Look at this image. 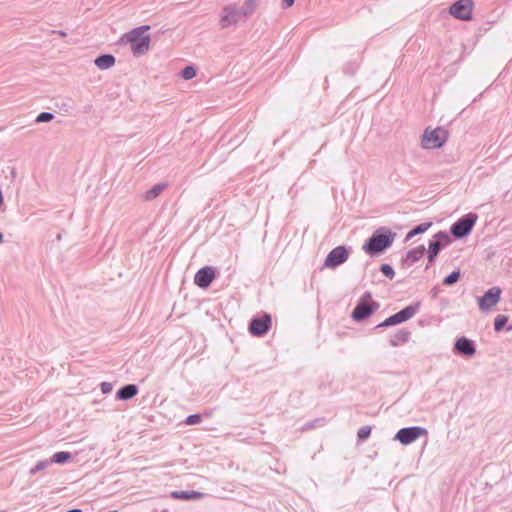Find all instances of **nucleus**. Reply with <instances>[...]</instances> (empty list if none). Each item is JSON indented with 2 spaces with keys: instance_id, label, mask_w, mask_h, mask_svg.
I'll return each instance as SVG.
<instances>
[{
  "instance_id": "15",
  "label": "nucleus",
  "mask_w": 512,
  "mask_h": 512,
  "mask_svg": "<svg viewBox=\"0 0 512 512\" xmlns=\"http://www.w3.org/2000/svg\"><path fill=\"white\" fill-rule=\"evenodd\" d=\"M426 252L424 245H420L406 252L405 256L401 260V266L403 268L411 267L414 263L420 260Z\"/></svg>"
},
{
  "instance_id": "9",
  "label": "nucleus",
  "mask_w": 512,
  "mask_h": 512,
  "mask_svg": "<svg viewBox=\"0 0 512 512\" xmlns=\"http://www.w3.org/2000/svg\"><path fill=\"white\" fill-rule=\"evenodd\" d=\"M349 257V249L340 245L333 248L325 258L324 266L327 268H336L345 263Z\"/></svg>"
},
{
  "instance_id": "27",
  "label": "nucleus",
  "mask_w": 512,
  "mask_h": 512,
  "mask_svg": "<svg viewBox=\"0 0 512 512\" xmlns=\"http://www.w3.org/2000/svg\"><path fill=\"white\" fill-rule=\"evenodd\" d=\"M401 324L396 313L386 318L383 322L379 323L376 328H386L394 325Z\"/></svg>"
},
{
  "instance_id": "31",
  "label": "nucleus",
  "mask_w": 512,
  "mask_h": 512,
  "mask_svg": "<svg viewBox=\"0 0 512 512\" xmlns=\"http://www.w3.org/2000/svg\"><path fill=\"white\" fill-rule=\"evenodd\" d=\"M181 76L185 80H190L196 76V69L193 66H186L182 69Z\"/></svg>"
},
{
  "instance_id": "30",
  "label": "nucleus",
  "mask_w": 512,
  "mask_h": 512,
  "mask_svg": "<svg viewBox=\"0 0 512 512\" xmlns=\"http://www.w3.org/2000/svg\"><path fill=\"white\" fill-rule=\"evenodd\" d=\"M371 430V427L368 425L362 426L357 432L358 440L365 441L366 439H368L371 434Z\"/></svg>"
},
{
  "instance_id": "44",
  "label": "nucleus",
  "mask_w": 512,
  "mask_h": 512,
  "mask_svg": "<svg viewBox=\"0 0 512 512\" xmlns=\"http://www.w3.org/2000/svg\"><path fill=\"white\" fill-rule=\"evenodd\" d=\"M0 512H6V511H0Z\"/></svg>"
},
{
  "instance_id": "17",
  "label": "nucleus",
  "mask_w": 512,
  "mask_h": 512,
  "mask_svg": "<svg viewBox=\"0 0 512 512\" xmlns=\"http://www.w3.org/2000/svg\"><path fill=\"white\" fill-rule=\"evenodd\" d=\"M420 309V302L413 303L411 305H408L401 309L399 312L396 313L400 323L406 322L419 311Z\"/></svg>"
},
{
  "instance_id": "16",
  "label": "nucleus",
  "mask_w": 512,
  "mask_h": 512,
  "mask_svg": "<svg viewBox=\"0 0 512 512\" xmlns=\"http://www.w3.org/2000/svg\"><path fill=\"white\" fill-rule=\"evenodd\" d=\"M138 386L135 384H127L122 386L116 393V398L121 401L132 399L138 394Z\"/></svg>"
},
{
  "instance_id": "32",
  "label": "nucleus",
  "mask_w": 512,
  "mask_h": 512,
  "mask_svg": "<svg viewBox=\"0 0 512 512\" xmlns=\"http://www.w3.org/2000/svg\"><path fill=\"white\" fill-rule=\"evenodd\" d=\"M54 114L51 112H41L37 115L35 122L36 123H44V122H50L54 119Z\"/></svg>"
},
{
  "instance_id": "4",
  "label": "nucleus",
  "mask_w": 512,
  "mask_h": 512,
  "mask_svg": "<svg viewBox=\"0 0 512 512\" xmlns=\"http://www.w3.org/2000/svg\"><path fill=\"white\" fill-rule=\"evenodd\" d=\"M478 219L476 213H468L460 217L450 227V233L455 239H463L467 237L473 230Z\"/></svg>"
},
{
  "instance_id": "40",
  "label": "nucleus",
  "mask_w": 512,
  "mask_h": 512,
  "mask_svg": "<svg viewBox=\"0 0 512 512\" xmlns=\"http://www.w3.org/2000/svg\"><path fill=\"white\" fill-rule=\"evenodd\" d=\"M3 233L0 231V244L3 242Z\"/></svg>"
},
{
  "instance_id": "23",
  "label": "nucleus",
  "mask_w": 512,
  "mask_h": 512,
  "mask_svg": "<svg viewBox=\"0 0 512 512\" xmlns=\"http://www.w3.org/2000/svg\"><path fill=\"white\" fill-rule=\"evenodd\" d=\"M242 18H247L256 9L255 0H246L241 7H238Z\"/></svg>"
},
{
  "instance_id": "41",
  "label": "nucleus",
  "mask_w": 512,
  "mask_h": 512,
  "mask_svg": "<svg viewBox=\"0 0 512 512\" xmlns=\"http://www.w3.org/2000/svg\"><path fill=\"white\" fill-rule=\"evenodd\" d=\"M319 389H320V390H324V389H325V385H324L323 383H321V384L319 385Z\"/></svg>"
},
{
  "instance_id": "11",
  "label": "nucleus",
  "mask_w": 512,
  "mask_h": 512,
  "mask_svg": "<svg viewBox=\"0 0 512 512\" xmlns=\"http://www.w3.org/2000/svg\"><path fill=\"white\" fill-rule=\"evenodd\" d=\"M242 18L238 6L230 4L222 9V15L219 24L222 28H228L237 24Z\"/></svg>"
},
{
  "instance_id": "6",
  "label": "nucleus",
  "mask_w": 512,
  "mask_h": 512,
  "mask_svg": "<svg viewBox=\"0 0 512 512\" xmlns=\"http://www.w3.org/2000/svg\"><path fill=\"white\" fill-rule=\"evenodd\" d=\"M427 435L428 431L426 428L420 426H410L399 429L394 439L403 445H409L420 437Z\"/></svg>"
},
{
  "instance_id": "2",
  "label": "nucleus",
  "mask_w": 512,
  "mask_h": 512,
  "mask_svg": "<svg viewBox=\"0 0 512 512\" xmlns=\"http://www.w3.org/2000/svg\"><path fill=\"white\" fill-rule=\"evenodd\" d=\"M150 30L149 25H142L132 29L123 36V40L130 44L134 56L144 55L150 47V36L145 32Z\"/></svg>"
},
{
  "instance_id": "24",
  "label": "nucleus",
  "mask_w": 512,
  "mask_h": 512,
  "mask_svg": "<svg viewBox=\"0 0 512 512\" xmlns=\"http://www.w3.org/2000/svg\"><path fill=\"white\" fill-rule=\"evenodd\" d=\"M72 458V454L67 451L56 452L50 459L51 463L65 464Z\"/></svg>"
},
{
  "instance_id": "39",
  "label": "nucleus",
  "mask_w": 512,
  "mask_h": 512,
  "mask_svg": "<svg viewBox=\"0 0 512 512\" xmlns=\"http://www.w3.org/2000/svg\"><path fill=\"white\" fill-rule=\"evenodd\" d=\"M66 512H82V510L78 509V508H74V509H70V510H68Z\"/></svg>"
},
{
  "instance_id": "28",
  "label": "nucleus",
  "mask_w": 512,
  "mask_h": 512,
  "mask_svg": "<svg viewBox=\"0 0 512 512\" xmlns=\"http://www.w3.org/2000/svg\"><path fill=\"white\" fill-rule=\"evenodd\" d=\"M51 464V461L50 460H40L37 462V464L35 466H33L30 470H29V474L30 475H35L37 474L38 472L46 469L49 465Z\"/></svg>"
},
{
  "instance_id": "42",
  "label": "nucleus",
  "mask_w": 512,
  "mask_h": 512,
  "mask_svg": "<svg viewBox=\"0 0 512 512\" xmlns=\"http://www.w3.org/2000/svg\"><path fill=\"white\" fill-rule=\"evenodd\" d=\"M59 34H60L61 36H65V35H66V33H65V32H63V31H59Z\"/></svg>"
},
{
  "instance_id": "37",
  "label": "nucleus",
  "mask_w": 512,
  "mask_h": 512,
  "mask_svg": "<svg viewBox=\"0 0 512 512\" xmlns=\"http://www.w3.org/2000/svg\"><path fill=\"white\" fill-rule=\"evenodd\" d=\"M344 72H345L346 74H350V75H352V74L354 73V70H353V68H352L350 65H347V66H345V68H344Z\"/></svg>"
},
{
  "instance_id": "26",
  "label": "nucleus",
  "mask_w": 512,
  "mask_h": 512,
  "mask_svg": "<svg viewBox=\"0 0 512 512\" xmlns=\"http://www.w3.org/2000/svg\"><path fill=\"white\" fill-rule=\"evenodd\" d=\"M460 271L459 270H454L452 271L449 275H447L444 279H443V285L445 286H451L453 284H455L456 282L459 281L460 279Z\"/></svg>"
},
{
  "instance_id": "36",
  "label": "nucleus",
  "mask_w": 512,
  "mask_h": 512,
  "mask_svg": "<svg viewBox=\"0 0 512 512\" xmlns=\"http://www.w3.org/2000/svg\"><path fill=\"white\" fill-rule=\"evenodd\" d=\"M295 0H282L283 8L291 7L294 4Z\"/></svg>"
},
{
  "instance_id": "13",
  "label": "nucleus",
  "mask_w": 512,
  "mask_h": 512,
  "mask_svg": "<svg viewBox=\"0 0 512 512\" xmlns=\"http://www.w3.org/2000/svg\"><path fill=\"white\" fill-rule=\"evenodd\" d=\"M453 352L456 355L470 358L476 353V344L465 336L459 337L454 343Z\"/></svg>"
},
{
  "instance_id": "21",
  "label": "nucleus",
  "mask_w": 512,
  "mask_h": 512,
  "mask_svg": "<svg viewBox=\"0 0 512 512\" xmlns=\"http://www.w3.org/2000/svg\"><path fill=\"white\" fill-rule=\"evenodd\" d=\"M410 331L407 329H400L391 339L390 345L393 347H397L401 344L408 342L410 338Z\"/></svg>"
},
{
  "instance_id": "22",
  "label": "nucleus",
  "mask_w": 512,
  "mask_h": 512,
  "mask_svg": "<svg viewBox=\"0 0 512 512\" xmlns=\"http://www.w3.org/2000/svg\"><path fill=\"white\" fill-rule=\"evenodd\" d=\"M431 225V222H424L416 225L406 234L405 240L409 241L413 237L425 233L431 227Z\"/></svg>"
},
{
  "instance_id": "12",
  "label": "nucleus",
  "mask_w": 512,
  "mask_h": 512,
  "mask_svg": "<svg viewBox=\"0 0 512 512\" xmlns=\"http://www.w3.org/2000/svg\"><path fill=\"white\" fill-rule=\"evenodd\" d=\"M451 243L449 234L446 231H438L433 235L432 239L429 240L427 252L431 253V256H437L439 252Z\"/></svg>"
},
{
  "instance_id": "3",
  "label": "nucleus",
  "mask_w": 512,
  "mask_h": 512,
  "mask_svg": "<svg viewBox=\"0 0 512 512\" xmlns=\"http://www.w3.org/2000/svg\"><path fill=\"white\" fill-rule=\"evenodd\" d=\"M379 307L380 304L372 299L371 293L365 292L354 307L351 318L356 322H362L376 312Z\"/></svg>"
},
{
  "instance_id": "34",
  "label": "nucleus",
  "mask_w": 512,
  "mask_h": 512,
  "mask_svg": "<svg viewBox=\"0 0 512 512\" xmlns=\"http://www.w3.org/2000/svg\"><path fill=\"white\" fill-rule=\"evenodd\" d=\"M100 388H101V391L103 394H107L112 391L113 385H112V383H109V382H102L100 384Z\"/></svg>"
},
{
  "instance_id": "33",
  "label": "nucleus",
  "mask_w": 512,
  "mask_h": 512,
  "mask_svg": "<svg viewBox=\"0 0 512 512\" xmlns=\"http://www.w3.org/2000/svg\"><path fill=\"white\" fill-rule=\"evenodd\" d=\"M202 421V416L200 414H191L186 417L184 423L186 425H196L199 424Z\"/></svg>"
},
{
  "instance_id": "5",
  "label": "nucleus",
  "mask_w": 512,
  "mask_h": 512,
  "mask_svg": "<svg viewBox=\"0 0 512 512\" xmlns=\"http://www.w3.org/2000/svg\"><path fill=\"white\" fill-rule=\"evenodd\" d=\"M448 132L443 128H436L433 130L426 129L422 137V146L425 149L440 148L447 141Z\"/></svg>"
},
{
  "instance_id": "20",
  "label": "nucleus",
  "mask_w": 512,
  "mask_h": 512,
  "mask_svg": "<svg viewBox=\"0 0 512 512\" xmlns=\"http://www.w3.org/2000/svg\"><path fill=\"white\" fill-rule=\"evenodd\" d=\"M509 317L506 315L498 314L494 319V330L496 332H501L506 330L508 332L512 331V324L508 325Z\"/></svg>"
},
{
  "instance_id": "43",
  "label": "nucleus",
  "mask_w": 512,
  "mask_h": 512,
  "mask_svg": "<svg viewBox=\"0 0 512 512\" xmlns=\"http://www.w3.org/2000/svg\"><path fill=\"white\" fill-rule=\"evenodd\" d=\"M161 512H169L167 509H163Z\"/></svg>"
},
{
  "instance_id": "14",
  "label": "nucleus",
  "mask_w": 512,
  "mask_h": 512,
  "mask_svg": "<svg viewBox=\"0 0 512 512\" xmlns=\"http://www.w3.org/2000/svg\"><path fill=\"white\" fill-rule=\"evenodd\" d=\"M216 278V270L212 266H204L194 276V283L199 288H208Z\"/></svg>"
},
{
  "instance_id": "1",
  "label": "nucleus",
  "mask_w": 512,
  "mask_h": 512,
  "mask_svg": "<svg viewBox=\"0 0 512 512\" xmlns=\"http://www.w3.org/2000/svg\"><path fill=\"white\" fill-rule=\"evenodd\" d=\"M396 234L387 228H379L366 240L363 250L370 256L386 251L394 241Z\"/></svg>"
},
{
  "instance_id": "35",
  "label": "nucleus",
  "mask_w": 512,
  "mask_h": 512,
  "mask_svg": "<svg viewBox=\"0 0 512 512\" xmlns=\"http://www.w3.org/2000/svg\"><path fill=\"white\" fill-rule=\"evenodd\" d=\"M428 253V264L426 265V269H429V267L434 263L437 256H431L430 252Z\"/></svg>"
},
{
  "instance_id": "25",
  "label": "nucleus",
  "mask_w": 512,
  "mask_h": 512,
  "mask_svg": "<svg viewBox=\"0 0 512 512\" xmlns=\"http://www.w3.org/2000/svg\"><path fill=\"white\" fill-rule=\"evenodd\" d=\"M165 189V185L162 183L155 184L151 189L146 191L145 193V199L150 201L155 199L157 196L160 195V193Z\"/></svg>"
},
{
  "instance_id": "29",
  "label": "nucleus",
  "mask_w": 512,
  "mask_h": 512,
  "mask_svg": "<svg viewBox=\"0 0 512 512\" xmlns=\"http://www.w3.org/2000/svg\"><path fill=\"white\" fill-rule=\"evenodd\" d=\"M380 272L385 275L387 278L389 279H393L394 276H395V272H394V269L393 267L390 265V264H387V263H383L381 264L380 266Z\"/></svg>"
},
{
  "instance_id": "8",
  "label": "nucleus",
  "mask_w": 512,
  "mask_h": 512,
  "mask_svg": "<svg viewBox=\"0 0 512 512\" xmlns=\"http://www.w3.org/2000/svg\"><path fill=\"white\" fill-rule=\"evenodd\" d=\"M473 1L457 0L449 7V13L456 19L467 21L472 18Z\"/></svg>"
},
{
  "instance_id": "10",
  "label": "nucleus",
  "mask_w": 512,
  "mask_h": 512,
  "mask_svg": "<svg viewBox=\"0 0 512 512\" xmlns=\"http://www.w3.org/2000/svg\"><path fill=\"white\" fill-rule=\"evenodd\" d=\"M502 290L498 286L489 288L485 293L478 299V306L481 311H488L495 306L501 297Z\"/></svg>"
},
{
  "instance_id": "18",
  "label": "nucleus",
  "mask_w": 512,
  "mask_h": 512,
  "mask_svg": "<svg viewBox=\"0 0 512 512\" xmlns=\"http://www.w3.org/2000/svg\"><path fill=\"white\" fill-rule=\"evenodd\" d=\"M204 496L203 493L198 491H172L170 497L177 500H196L201 499Z\"/></svg>"
},
{
  "instance_id": "19",
  "label": "nucleus",
  "mask_w": 512,
  "mask_h": 512,
  "mask_svg": "<svg viewBox=\"0 0 512 512\" xmlns=\"http://www.w3.org/2000/svg\"><path fill=\"white\" fill-rule=\"evenodd\" d=\"M115 57L112 54H101L94 60L95 65L101 69H109L115 64Z\"/></svg>"
},
{
  "instance_id": "7",
  "label": "nucleus",
  "mask_w": 512,
  "mask_h": 512,
  "mask_svg": "<svg viewBox=\"0 0 512 512\" xmlns=\"http://www.w3.org/2000/svg\"><path fill=\"white\" fill-rule=\"evenodd\" d=\"M272 325L271 315L263 313L262 316L253 317L249 322L248 330L251 335L262 337L268 333Z\"/></svg>"
},
{
  "instance_id": "38",
  "label": "nucleus",
  "mask_w": 512,
  "mask_h": 512,
  "mask_svg": "<svg viewBox=\"0 0 512 512\" xmlns=\"http://www.w3.org/2000/svg\"><path fill=\"white\" fill-rule=\"evenodd\" d=\"M430 293L433 298H436L438 296L439 290H438V288L434 287L433 289H431Z\"/></svg>"
}]
</instances>
